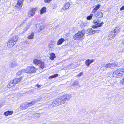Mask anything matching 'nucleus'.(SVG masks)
Here are the masks:
<instances>
[{
	"mask_svg": "<svg viewBox=\"0 0 124 124\" xmlns=\"http://www.w3.org/2000/svg\"><path fill=\"white\" fill-rule=\"evenodd\" d=\"M18 37L16 35L13 36L10 39L7 43V46L8 48H11L15 44L18 40Z\"/></svg>",
	"mask_w": 124,
	"mask_h": 124,
	"instance_id": "1",
	"label": "nucleus"
},
{
	"mask_svg": "<svg viewBox=\"0 0 124 124\" xmlns=\"http://www.w3.org/2000/svg\"><path fill=\"white\" fill-rule=\"evenodd\" d=\"M113 76L116 77H120L121 76L124 77V68L119 69L113 72Z\"/></svg>",
	"mask_w": 124,
	"mask_h": 124,
	"instance_id": "2",
	"label": "nucleus"
},
{
	"mask_svg": "<svg viewBox=\"0 0 124 124\" xmlns=\"http://www.w3.org/2000/svg\"><path fill=\"white\" fill-rule=\"evenodd\" d=\"M36 102V101H33L29 102L23 103L20 106V108L22 109H25L35 104Z\"/></svg>",
	"mask_w": 124,
	"mask_h": 124,
	"instance_id": "3",
	"label": "nucleus"
},
{
	"mask_svg": "<svg viewBox=\"0 0 124 124\" xmlns=\"http://www.w3.org/2000/svg\"><path fill=\"white\" fill-rule=\"evenodd\" d=\"M70 94H65L62 96L60 98L62 104L64 103L67 101L69 100L71 98Z\"/></svg>",
	"mask_w": 124,
	"mask_h": 124,
	"instance_id": "4",
	"label": "nucleus"
},
{
	"mask_svg": "<svg viewBox=\"0 0 124 124\" xmlns=\"http://www.w3.org/2000/svg\"><path fill=\"white\" fill-rule=\"evenodd\" d=\"M84 33L82 31L81 32H79L73 36V39L75 40L82 39L84 38Z\"/></svg>",
	"mask_w": 124,
	"mask_h": 124,
	"instance_id": "5",
	"label": "nucleus"
},
{
	"mask_svg": "<svg viewBox=\"0 0 124 124\" xmlns=\"http://www.w3.org/2000/svg\"><path fill=\"white\" fill-rule=\"evenodd\" d=\"M62 104L60 98H58L54 100L52 102L51 105L53 107H55Z\"/></svg>",
	"mask_w": 124,
	"mask_h": 124,
	"instance_id": "6",
	"label": "nucleus"
},
{
	"mask_svg": "<svg viewBox=\"0 0 124 124\" xmlns=\"http://www.w3.org/2000/svg\"><path fill=\"white\" fill-rule=\"evenodd\" d=\"M25 69V73H31L35 72L36 71V69L33 67L28 66L26 69Z\"/></svg>",
	"mask_w": 124,
	"mask_h": 124,
	"instance_id": "7",
	"label": "nucleus"
},
{
	"mask_svg": "<svg viewBox=\"0 0 124 124\" xmlns=\"http://www.w3.org/2000/svg\"><path fill=\"white\" fill-rule=\"evenodd\" d=\"M36 9L35 8L31 9L29 11L28 16L30 17H32L35 14Z\"/></svg>",
	"mask_w": 124,
	"mask_h": 124,
	"instance_id": "8",
	"label": "nucleus"
},
{
	"mask_svg": "<svg viewBox=\"0 0 124 124\" xmlns=\"http://www.w3.org/2000/svg\"><path fill=\"white\" fill-rule=\"evenodd\" d=\"M98 30H93L91 29H88L86 31H85V33L88 35H92L94 34L95 32L97 31Z\"/></svg>",
	"mask_w": 124,
	"mask_h": 124,
	"instance_id": "9",
	"label": "nucleus"
},
{
	"mask_svg": "<svg viewBox=\"0 0 124 124\" xmlns=\"http://www.w3.org/2000/svg\"><path fill=\"white\" fill-rule=\"evenodd\" d=\"M22 0H18V2L16 5L15 8L16 9L20 10L21 8L22 7Z\"/></svg>",
	"mask_w": 124,
	"mask_h": 124,
	"instance_id": "10",
	"label": "nucleus"
},
{
	"mask_svg": "<svg viewBox=\"0 0 124 124\" xmlns=\"http://www.w3.org/2000/svg\"><path fill=\"white\" fill-rule=\"evenodd\" d=\"M55 43V42L54 41H51L49 45V50L53 51L55 48L54 44Z\"/></svg>",
	"mask_w": 124,
	"mask_h": 124,
	"instance_id": "11",
	"label": "nucleus"
},
{
	"mask_svg": "<svg viewBox=\"0 0 124 124\" xmlns=\"http://www.w3.org/2000/svg\"><path fill=\"white\" fill-rule=\"evenodd\" d=\"M94 22V23L96 25L95 26H93V28H95L97 27L101 26L103 24V22H101V23H98V22Z\"/></svg>",
	"mask_w": 124,
	"mask_h": 124,
	"instance_id": "12",
	"label": "nucleus"
},
{
	"mask_svg": "<svg viewBox=\"0 0 124 124\" xmlns=\"http://www.w3.org/2000/svg\"><path fill=\"white\" fill-rule=\"evenodd\" d=\"M10 67L13 68L18 66L17 64L15 61H13L11 62L9 64Z\"/></svg>",
	"mask_w": 124,
	"mask_h": 124,
	"instance_id": "13",
	"label": "nucleus"
},
{
	"mask_svg": "<svg viewBox=\"0 0 124 124\" xmlns=\"http://www.w3.org/2000/svg\"><path fill=\"white\" fill-rule=\"evenodd\" d=\"M22 77H20L19 78H16L14 79L13 80L14 82V84L16 85V84L19 82L21 80Z\"/></svg>",
	"mask_w": 124,
	"mask_h": 124,
	"instance_id": "14",
	"label": "nucleus"
},
{
	"mask_svg": "<svg viewBox=\"0 0 124 124\" xmlns=\"http://www.w3.org/2000/svg\"><path fill=\"white\" fill-rule=\"evenodd\" d=\"M70 6V3L69 2H67L62 7V8L64 10H66L68 9Z\"/></svg>",
	"mask_w": 124,
	"mask_h": 124,
	"instance_id": "15",
	"label": "nucleus"
},
{
	"mask_svg": "<svg viewBox=\"0 0 124 124\" xmlns=\"http://www.w3.org/2000/svg\"><path fill=\"white\" fill-rule=\"evenodd\" d=\"M103 15V14L101 12H99L96 13L95 16L96 17L101 18L102 17Z\"/></svg>",
	"mask_w": 124,
	"mask_h": 124,
	"instance_id": "16",
	"label": "nucleus"
},
{
	"mask_svg": "<svg viewBox=\"0 0 124 124\" xmlns=\"http://www.w3.org/2000/svg\"><path fill=\"white\" fill-rule=\"evenodd\" d=\"M93 61L94 60L93 59H88L85 61V63L87 66H89L90 65Z\"/></svg>",
	"mask_w": 124,
	"mask_h": 124,
	"instance_id": "17",
	"label": "nucleus"
},
{
	"mask_svg": "<svg viewBox=\"0 0 124 124\" xmlns=\"http://www.w3.org/2000/svg\"><path fill=\"white\" fill-rule=\"evenodd\" d=\"M36 30L38 33L40 32L41 31V27L39 24H37L36 25Z\"/></svg>",
	"mask_w": 124,
	"mask_h": 124,
	"instance_id": "18",
	"label": "nucleus"
},
{
	"mask_svg": "<svg viewBox=\"0 0 124 124\" xmlns=\"http://www.w3.org/2000/svg\"><path fill=\"white\" fill-rule=\"evenodd\" d=\"M49 58L51 60H53L56 57L55 54L53 53H51L50 54Z\"/></svg>",
	"mask_w": 124,
	"mask_h": 124,
	"instance_id": "19",
	"label": "nucleus"
},
{
	"mask_svg": "<svg viewBox=\"0 0 124 124\" xmlns=\"http://www.w3.org/2000/svg\"><path fill=\"white\" fill-rule=\"evenodd\" d=\"M13 113V112L12 111H8L4 113V115H5L6 116H7L8 115H10L12 114Z\"/></svg>",
	"mask_w": 124,
	"mask_h": 124,
	"instance_id": "20",
	"label": "nucleus"
},
{
	"mask_svg": "<svg viewBox=\"0 0 124 124\" xmlns=\"http://www.w3.org/2000/svg\"><path fill=\"white\" fill-rule=\"evenodd\" d=\"M25 73V69L20 70L17 72L16 75L17 76H18L22 74L23 73Z\"/></svg>",
	"mask_w": 124,
	"mask_h": 124,
	"instance_id": "21",
	"label": "nucleus"
},
{
	"mask_svg": "<svg viewBox=\"0 0 124 124\" xmlns=\"http://www.w3.org/2000/svg\"><path fill=\"white\" fill-rule=\"evenodd\" d=\"M15 85L14 84L13 80L11 81L7 85V87L8 88H10L14 85Z\"/></svg>",
	"mask_w": 124,
	"mask_h": 124,
	"instance_id": "22",
	"label": "nucleus"
},
{
	"mask_svg": "<svg viewBox=\"0 0 124 124\" xmlns=\"http://www.w3.org/2000/svg\"><path fill=\"white\" fill-rule=\"evenodd\" d=\"M65 41L64 39L63 38H61L58 41L57 44L58 45L62 44Z\"/></svg>",
	"mask_w": 124,
	"mask_h": 124,
	"instance_id": "23",
	"label": "nucleus"
},
{
	"mask_svg": "<svg viewBox=\"0 0 124 124\" xmlns=\"http://www.w3.org/2000/svg\"><path fill=\"white\" fill-rule=\"evenodd\" d=\"M72 85L73 86H74V87H76L77 88H78L80 87L78 81L74 82L72 84Z\"/></svg>",
	"mask_w": 124,
	"mask_h": 124,
	"instance_id": "24",
	"label": "nucleus"
},
{
	"mask_svg": "<svg viewBox=\"0 0 124 124\" xmlns=\"http://www.w3.org/2000/svg\"><path fill=\"white\" fill-rule=\"evenodd\" d=\"M34 36V33H32L28 35V39H32L33 38Z\"/></svg>",
	"mask_w": 124,
	"mask_h": 124,
	"instance_id": "25",
	"label": "nucleus"
},
{
	"mask_svg": "<svg viewBox=\"0 0 124 124\" xmlns=\"http://www.w3.org/2000/svg\"><path fill=\"white\" fill-rule=\"evenodd\" d=\"M46 8L45 7H43L40 11V14H42L46 12Z\"/></svg>",
	"mask_w": 124,
	"mask_h": 124,
	"instance_id": "26",
	"label": "nucleus"
},
{
	"mask_svg": "<svg viewBox=\"0 0 124 124\" xmlns=\"http://www.w3.org/2000/svg\"><path fill=\"white\" fill-rule=\"evenodd\" d=\"M40 116V114L39 113L35 114L33 115V117L35 119L38 118Z\"/></svg>",
	"mask_w": 124,
	"mask_h": 124,
	"instance_id": "27",
	"label": "nucleus"
},
{
	"mask_svg": "<svg viewBox=\"0 0 124 124\" xmlns=\"http://www.w3.org/2000/svg\"><path fill=\"white\" fill-rule=\"evenodd\" d=\"M120 28L119 27H117L115 28L113 31L115 33H116L117 34L119 32L120 30Z\"/></svg>",
	"mask_w": 124,
	"mask_h": 124,
	"instance_id": "28",
	"label": "nucleus"
},
{
	"mask_svg": "<svg viewBox=\"0 0 124 124\" xmlns=\"http://www.w3.org/2000/svg\"><path fill=\"white\" fill-rule=\"evenodd\" d=\"M58 74H55L49 77V79H51L52 78L57 77L58 76Z\"/></svg>",
	"mask_w": 124,
	"mask_h": 124,
	"instance_id": "29",
	"label": "nucleus"
},
{
	"mask_svg": "<svg viewBox=\"0 0 124 124\" xmlns=\"http://www.w3.org/2000/svg\"><path fill=\"white\" fill-rule=\"evenodd\" d=\"M39 64V65L40 67L42 69H43L44 68V63L43 62L40 61Z\"/></svg>",
	"mask_w": 124,
	"mask_h": 124,
	"instance_id": "30",
	"label": "nucleus"
},
{
	"mask_svg": "<svg viewBox=\"0 0 124 124\" xmlns=\"http://www.w3.org/2000/svg\"><path fill=\"white\" fill-rule=\"evenodd\" d=\"M118 65L115 63L110 64V68H113L117 66Z\"/></svg>",
	"mask_w": 124,
	"mask_h": 124,
	"instance_id": "31",
	"label": "nucleus"
},
{
	"mask_svg": "<svg viewBox=\"0 0 124 124\" xmlns=\"http://www.w3.org/2000/svg\"><path fill=\"white\" fill-rule=\"evenodd\" d=\"M40 62V61L36 59H34L33 61L34 63L35 64H39Z\"/></svg>",
	"mask_w": 124,
	"mask_h": 124,
	"instance_id": "32",
	"label": "nucleus"
},
{
	"mask_svg": "<svg viewBox=\"0 0 124 124\" xmlns=\"http://www.w3.org/2000/svg\"><path fill=\"white\" fill-rule=\"evenodd\" d=\"M120 84L121 85H124V78L120 80Z\"/></svg>",
	"mask_w": 124,
	"mask_h": 124,
	"instance_id": "33",
	"label": "nucleus"
},
{
	"mask_svg": "<svg viewBox=\"0 0 124 124\" xmlns=\"http://www.w3.org/2000/svg\"><path fill=\"white\" fill-rule=\"evenodd\" d=\"M93 14H91L90 15L88 16L87 17V19L88 20H90L92 19V16H93Z\"/></svg>",
	"mask_w": 124,
	"mask_h": 124,
	"instance_id": "34",
	"label": "nucleus"
},
{
	"mask_svg": "<svg viewBox=\"0 0 124 124\" xmlns=\"http://www.w3.org/2000/svg\"><path fill=\"white\" fill-rule=\"evenodd\" d=\"M87 25V23L85 22H83L81 24V25L82 26L85 27Z\"/></svg>",
	"mask_w": 124,
	"mask_h": 124,
	"instance_id": "35",
	"label": "nucleus"
},
{
	"mask_svg": "<svg viewBox=\"0 0 124 124\" xmlns=\"http://www.w3.org/2000/svg\"><path fill=\"white\" fill-rule=\"evenodd\" d=\"M111 35H112V36L113 37H114L115 36V35L116 34V33H115L114 31H113L112 32L110 33Z\"/></svg>",
	"mask_w": 124,
	"mask_h": 124,
	"instance_id": "36",
	"label": "nucleus"
},
{
	"mask_svg": "<svg viewBox=\"0 0 124 124\" xmlns=\"http://www.w3.org/2000/svg\"><path fill=\"white\" fill-rule=\"evenodd\" d=\"M100 7V6L99 5H97V6L95 7L94 8L96 10H97L98 9H99V8Z\"/></svg>",
	"mask_w": 124,
	"mask_h": 124,
	"instance_id": "37",
	"label": "nucleus"
},
{
	"mask_svg": "<svg viewBox=\"0 0 124 124\" xmlns=\"http://www.w3.org/2000/svg\"><path fill=\"white\" fill-rule=\"evenodd\" d=\"M104 67H105L106 68H110V64H106L104 66Z\"/></svg>",
	"mask_w": 124,
	"mask_h": 124,
	"instance_id": "38",
	"label": "nucleus"
},
{
	"mask_svg": "<svg viewBox=\"0 0 124 124\" xmlns=\"http://www.w3.org/2000/svg\"><path fill=\"white\" fill-rule=\"evenodd\" d=\"M44 2L46 3H49L52 0H44Z\"/></svg>",
	"mask_w": 124,
	"mask_h": 124,
	"instance_id": "39",
	"label": "nucleus"
},
{
	"mask_svg": "<svg viewBox=\"0 0 124 124\" xmlns=\"http://www.w3.org/2000/svg\"><path fill=\"white\" fill-rule=\"evenodd\" d=\"M113 38V37L112 36V35H111V34H110L108 36V39H110L111 38Z\"/></svg>",
	"mask_w": 124,
	"mask_h": 124,
	"instance_id": "40",
	"label": "nucleus"
},
{
	"mask_svg": "<svg viewBox=\"0 0 124 124\" xmlns=\"http://www.w3.org/2000/svg\"><path fill=\"white\" fill-rule=\"evenodd\" d=\"M83 72H81L79 74H78L77 76L78 77H80L83 74Z\"/></svg>",
	"mask_w": 124,
	"mask_h": 124,
	"instance_id": "41",
	"label": "nucleus"
},
{
	"mask_svg": "<svg viewBox=\"0 0 124 124\" xmlns=\"http://www.w3.org/2000/svg\"><path fill=\"white\" fill-rule=\"evenodd\" d=\"M124 9V6H122L121 8H120V10H122Z\"/></svg>",
	"mask_w": 124,
	"mask_h": 124,
	"instance_id": "42",
	"label": "nucleus"
},
{
	"mask_svg": "<svg viewBox=\"0 0 124 124\" xmlns=\"http://www.w3.org/2000/svg\"><path fill=\"white\" fill-rule=\"evenodd\" d=\"M96 11V10L94 8L92 12L93 13H95Z\"/></svg>",
	"mask_w": 124,
	"mask_h": 124,
	"instance_id": "43",
	"label": "nucleus"
},
{
	"mask_svg": "<svg viewBox=\"0 0 124 124\" xmlns=\"http://www.w3.org/2000/svg\"><path fill=\"white\" fill-rule=\"evenodd\" d=\"M36 86L38 88H39L40 87V86L39 85L37 84L36 85Z\"/></svg>",
	"mask_w": 124,
	"mask_h": 124,
	"instance_id": "44",
	"label": "nucleus"
},
{
	"mask_svg": "<svg viewBox=\"0 0 124 124\" xmlns=\"http://www.w3.org/2000/svg\"><path fill=\"white\" fill-rule=\"evenodd\" d=\"M41 99H42V98L41 97H40V98H39V99H38V101H40V100H41Z\"/></svg>",
	"mask_w": 124,
	"mask_h": 124,
	"instance_id": "45",
	"label": "nucleus"
},
{
	"mask_svg": "<svg viewBox=\"0 0 124 124\" xmlns=\"http://www.w3.org/2000/svg\"><path fill=\"white\" fill-rule=\"evenodd\" d=\"M122 44L123 45H124V40L122 41Z\"/></svg>",
	"mask_w": 124,
	"mask_h": 124,
	"instance_id": "46",
	"label": "nucleus"
}]
</instances>
